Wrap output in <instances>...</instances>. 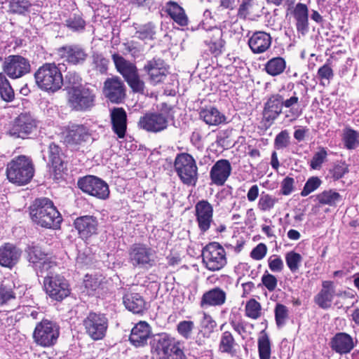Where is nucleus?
Listing matches in <instances>:
<instances>
[{
  "label": "nucleus",
  "instance_id": "f257e3e1",
  "mask_svg": "<svg viewBox=\"0 0 359 359\" xmlns=\"http://www.w3.org/2000/svg\"><path fill=\"white\" fill-rule=\"evenodd\" d=\"M32 221L42 227L57 229L62 221V216L48 198L37 199L30 208Z\"/></svg>",
  "mask_w": 359,
  "mask_h": 359
},
{
  "label": "nucleus",
  "instance_id": "f03ea898",
  "mask_svg": "<svg viewBox=\"0 0 359 359\" xmlns=\"http://www.w3.org/2000/svg\"><path fill=\"white\" fill-rule=\"evenodd\" d=\"M8 180L17 186L27 184L34 175V166L32 159L25 155L13 158L8 163L6 169Z\"/></svg>",
  "mask_w": 359,
  "mask_h": 359
},
{
  "label": "nucleus",
  "instance_id": "7ed1b4c3",
  "mask_svg": "<svg viewBox=\"0 0 359 359\" xmlns=\"http://www.w3.org/2000/svg\"><path fill=\"white\" fill-rule=\"evenodd\" d=\"M151 351L156 359H185L184 352L175 339L165 333L154 338Z\"/></svg>",
  "mask_w": 359,
  "mask_h": 359
},
{
  "label": "nucleus",
  "instance_id": "20e7f679",
  "mask_svg": "<svg viewBox=\"0 0 359 359\" xmlns=\"http://www.w3.org/2000/svg\"><path fill=\"white\" fill-rule=\"evenodd\" d=\"M34 77L38 86L46 91L55 92L63 84L62 73L54 63H46L40 67Z\"/></svg>",
  "mask_w": 359,
  "mask_h": 359
},
{
  "label": "nucleus",
  "instance_id": "39448f33",
  "mask_svg": "<svg viewBox=\"0 0 359 359\" xmlns=\"http://www.w3.org/2000/svg\"><path fill=\"white\" fill-rule=\"evenodd\" d=\"M175 170L181 181L187 185H195L198 180V167L196 161L189 154H178L174 163Z\"/></svg>",
  "mask_w": 359,
  "mask_h": 359
},
{
  "label": "nucleus",
  "instance_id": "423d86ee",
  "mask_svg": "<svg viewBox=\"0 0 359 359\" xmlns=\"http://www.w3.org/2000/svg\"><path fill=\"white\" fill-rule=\"evenodd\" d=\"M59 335V326L55 323L46 319L36 324L33 332V339L38 345L49 347L57 342Z\"/></svg>",
  "mask_w": 359,
  "mask_h": 359
},
{
  "label": "nucleus",
  "instance_id": "0eeeda50",
  "mask_svg": "<svg viewBox=\"0 0 359 359\" xmlns=\"http://www.w3.org/2000/svg\"><path fill=\"white\" fill-rule=\"evenodd\" d=\"M224 248L218 243L208 244L202 251L203 262L211 271L222 269L227 262Z\"/></svg>",
  "mask_w": 359,
  "mask_h": 359
},
{
  "label": "nucleus",
  "instance_id": "6e6552de",
  "mask_svg": "<svg viewBox=\"0 0 359 359\" xmlns=\"http://www.w3.org/2000/svg\"><path fill=\"white\" fill-rule=\"evenodd\" d=\"M95 94L85 87H73L68 92V102L76 111H86L94 106Z\"/></svg>",
  "mask_w": 359,
  "mask_h": 359
},
{
  "label": "nucleus",
  "instance_id": "1a4fd4ad",
  "mask_svg": "<svg viewBox=\"0 0 359 359\" xmlns=\"http://www.w3.org/2000/svg\"><path fill=\"white\" fill-rule=\"evenodd\" d=\"M156 259V251L144 244H134L129 250V261L134 266L150 268L154 266Z\"/></svg>",
  "mask_w": 359,
  "mask_h": 359
},
{
  "label": "nucleus",
  "instance_id": "9d476101",
  "mask_svg": "<svg viewBox=\"0 0 359 359\" xmlns=\"http://www.w3.org/2000/svg\"><path fill=\"white\" fill-rule=\"evenodd\" d=\"M46 293L53 299L62 301L70 294L67 280L58 274L46 275L43 280Z\"/></svg>",
  "mask_w": 359,
  "mask_h": 359
},
{
  "label": "nucleus",
  "instance_id": "9b49d317",
  "mask_svg": "<svg viewBox=\"0 0 359 359\" xmlns=\"http://www.w3.org/2000/svg\"><path fill=\"white\" fill-rule=\"evenodd\" d=\"M86 334L93 340L102 339L108 328V319L104 314L90 313L83 322Z\"/></svg>",
  "mask_w": 359,
  "mask_h": 359
},
{
  "label": "nucleus",
  "instance_id": "f8f14e48",
  "mask_svg": "<svg viewBox=\"0 0 359 359\" xmlns=\"http://www.w3.org/2000/svg\"><path fill=\"white\" fill-rule=\"evenodd\" d=\"M78 187L83 192L100 199H107L109 196L108 184L102 179L88 175L78 181Z\"/></svg>",
  "mask_w": 359,
  "mask_h": 359
},
{
  "label": "nucleus",
  "instance_id": "ddd939ff",
  "mask_svg": "<svg viewBox=\"0 0 359 359\" xmlns=\"http://www.w3.org/2000/svg\"><path fill=\"white\" fill-rule=\"evenodd\" d=\"M37 121L28 113H22L15 118L11 124L8 134L14 138H26L36 130Z\"/></svg>",
  "mask_w": 359,
  "mask_h": 359
},
{
  "label": "nucleus",
  "instance_id": "4468645a",
  "mask_svg": "<svg viewBox=\"0 0 359 359\" xmlns=\"http://www.w3.org/2000/svg\"><path fill=\"white\" fill-rule=\"evenodd\" d=\"M4 72L11 79H18L30 72L29 62L20 55H9L3 63Z\"/></svg>",
  "mask_w": 359,
  "mask_h": 359
},
{
  "label": "nucleus",
  "instance_id": "2eb2a0df",
  "mask_svg": "<svg viewBox=\"0 0 359 359\" xmlns=\"http://www.w3.org/2000/svg\"><path fill=\"white\" fill-rule=\"evenodd\" d=\"M168 116L161 112L147 113L141 116L138 127L150 133H158L164 130L168 126Z\"/></svg>",
  "mask_w": 359,
  "mask_h": 359
},
{
  "label": "nucleus",
  "instance_id": "dca6fc26",
  "mask_svg": "<svg viewBox=\"0 0 359 359\" xmlns=\"http://www.w3.org/2000/svg\"><path fill=\"white\" fill-rule=\"evenodd\" d=\"M213 206L206 200H201L194 206V215L201 233H206L213 224Z\"/></svg>",
  "mask_w": 359,
  "mask_h": 359
},
{
  "label": "nucleus",
  "instance_id": "f3484780",
  "mask_svg": "<svg viewBox=\"0 0 359 359\" xmlns=\"http://www.w3.org/2000/svg\"><path fill=\"white\" fill-rule=\"evenodd\" d=\"M144 69L149 75V79L152 85L163 82L168 74V67L160 58H154L147 62Z\"/></svg>",
  "mask_w": 359,
  "mask_h": 359
},
{
  "label": "nucleus",
  "instance_id": "a211bd4d",
  "mask_svg": "<svg viewBox=\"0 0 359 359\" xmlns=\"http://www.w3.org/2000/svg\"><path fill=\"white\" fill-rule=\"evenodd\" d=\"M92 130L85 125L72 126L65 136V142L72 147H78L90 141Z\"/></svg>",
  "mask_w": 359,
  "mask_h": 359
},
{
  "label": "nucleus",
  "instance_id": "6ab92c4d",
  "mask_svg": "<svg viewBox=\"0 0 359 359\" xmlns=\"http://www.w3.org/2000/svg\"><path fill=\"white\" fill-rule=\"evenodd\" d=\"M231 165L229 160H218L210 171V184L219 187L223 186L231 175Z\"/></svg>",
  "mask_w": 359,
  "mask_h": 359
},
{
  "label": "nucleus",
  "instance_id": "aec40b11",
  "mask_svg": "<svg viewBox=\"0 0 359 359\" xmlns=\"http://www.w3.org/2000/svg\"><path fill=\"white\" fill-rule=\"evenodd\" d=\"M356 345V341L346 332H338L330 339V346L340 355L349 353Z\"/></svg>",
  "mask_w": 359,
  "mask_h": 359
},
{
  "label": "nucleus",
  "instance_id": "412c9836",
  "mask_svg": "<svg viewBox=\"0 0 359 359\" xmlns=\"http://www.w3.org/2000/svg\"><path fill=\"white\" fill-rule=\"evenodd\" d=\"M74 225L80 237L87 239L97 233L98 222L93 216L85 215L77 217L74 220Z\"/></svg>",
  "mask_w": 359,
  "mask_h": 359
},
{
  "label": "nucleus",
  "instance_id": "4be33fe9",
  "mask_svg": "<svg viewBox=\"0 0 359 359\" xmlns=\"http://www.w3.org/2000/svg\"><path fill=\"white\" fill-rule=\"evenodd\" d=\"M104 93L111 102L119 103L125 97L124 84L118 77L107 79L104 82Z\"/></svg>",
  "mask_w": 359,
  "mask_h": 359
},
{
  "label": "nucleus",
  "instance_id": "5701e85b",
  "mask_svg": "<svg viewBox=\"0 0 359 359\" xmlns=\"http://www.w3.org/2000/svg\"><path fill=\"white\" fill-rule=\"evenodd\" d=\"M202 36L205 43L209 47L212 53L219 55L222 53L224 46L222 29L216 27H212L210 29L205 30Z\"/></svg>",
  "mask_w": 359,
  "mask_h": 359
},
{
  "label": "nucleus",
  "instance_id": "b1692460",
  "mask_svg": "<svg viewBox=\"0 0 359 359\" xmlns=\"http://www.w3.org/2000/svg\"><path fill=\"white\" fill-rule=\"evenodd\" d=\"M58 54L64 61L72 65L83 63L88 54L85 50L76 45L66 46L58 49Z\"/></svg>",
  "mask_w": 359,
  "mask_h": 359
},
{
  "label": "nucleus",
  "instance_id": "393cba45",
  "mask_svg": "<svg viewBox=\"0 0 359 359\" xmlns=\"http://www.w3.org/2000/svg\"><path fill=\"white\" fill-rule=\"evenodd\" d=\"M111 129L118 138H124L127 130V114L121 107L110 109Z\"/></svg>",
  "mask_w": 359,
  "mask_h": 359
},
{
  "label": "nucleus",
  "instance_id": "a878e982",
  "mask_svg": "<svg viewBox=\"0 0 359 359\" xmlns=\"http://www.w3.org/2000/svg\"><path fill=\"white\" fill-rule=\"evenodd\" d=\"M151 334L149 325L145 321H140L132 329L129 340L136 347L144 346L147 344Z\"/></svg>",
  "mask_w": 359,
  "mask_h": 359
},
{
  "label": "nucleus",
  "instance_id": "bb28decb",
  "mask_svg": "<svg viewBox=\"0 0 359 359\" xmlns=\"http://www.w3.org/2000/svg\"><path fill=\"white\" fill-rule=\"evenodd\" d=\"M283 96L280 94L272 95L264 104L263 116L268 122H272L283 112Z\"/></svg>",
  "mask_w": 359,
  "mask_h": 359
},
{
  "label": "nucleus",
  "instance_id": "cd10ccee",
  "mask_svg": "<svg viewBox=\"0 0 359 359\" xmlns=\"http://www.w3.org/2000/svg\"><path fill=\"white\" fill-rule=\"evenodd\" d=\"M272 39L269 34L258 31L253 33L248 40V45L252 53L260 54L266 52L271 45Z\"/></svg>",
  "mask_w": 359,
  "mask_h": 359
},
{
  "label": "nucleus",
  "instance_id": "c85d7f7f",
  "mask_svg": "<svg viewBox=\"0 0 359 359\" xmlns=\"http://www.w3.org/2000/svg\"><path fill=\"white\" fill-rule=\"evenodd\" d=\"M226 293L220 287H216L205 292L201 297L200 306L207 309L210 306H220L226 302Z\"/></svg>",
  "mask_w": 359,
  "mask_h": 359
},
{
  "label": "nucleus",
  "instance_id": "c756f323",
  "mask_svg": "<svg viewBox=\"0 0 359 359\" xmlns=\"http://www.w3.org/2000/svg\"><path fill=\"white\" fill-rule=\"evenodd\" d=\"M335 295L334 284L332 281L325 280L322 283V289L315 297V302L322 309H328L331 306Z\"/></svg>",
  "mask_w": 359,
  "mask_h": 359
},
{
  "label": "nucleus",
  "instance_id": "7c9ffc66",
  "mask_svg": "<svg viewBox=\"0 0 359 359\" xmlns=\"http://www.w3.org/2000/svg\"><path fill=\"white\" fill-rule=\"evenodd\" d=\"M21 256V250L15 245L6 243L0 247V264L11 268L18 262Z\"/></svg>",
  "mask_w": 359,
  "mask_h": 359
},
{
  "label": "nucleus",
  "instance_id": "2f4dec72",
  "mask_svg": "<svg viewBox=\"0 0 359 359\" xmlns=\"http://www.w3.org/2000/svg\"><path fill=\"white\" fill-rule=\"evenodd\" d=\"M293 15L296 20L298 32L305 34L309 29V9L306 4L298 3L294 9Z\"/></svg>",
  "mask_w": 359,
  "mask_h": 359
},
{
  "label": "nucleus",
  "instance_id": "473e14b6",
  "mask_svg": "<svg viewBox=\"0 0 359 359\" xmlns=\"http://www.w3.org/2000/svg\"><path fill=\"white\" fill-rule=\"evenodd\" d=\"M200 117L209 126H219L225 123L226 118L215 107H209L201 109Z\"/></svg>",
  "mask_w": 359,
  "mask_h": 359
},
{
  "label": "nucleus",
  "instance_id": "72a5a7b5",
  "mask_svg": "<svg viewBox=\"0 0 359 359\" xmlns=\"http://www.w3.org/2000/svg\"><path fill=\"white\" fill-rule=\"evenodd\" d=\"M123 303L127 309L134 313H142L146 307V304L138 293H130L125 295Z\"/></svg>",
  "mask_w": 359,
  "mask_h": 359
},
{
  "label": "nucleus",
  "instance_id": "f704fd0d",
  "mask_svg": "<svg viewBox=\"0 0 359 359\" xmlns=\"http://www.w3.org/2000/svg\"><path fill=\"white\" fill-rule=\"evenodd\" d=\"M166 12L170 18L180 26L188 25V18L184 9L177 3L169 1L166 4Z\"/></svg>",
  "mask_w": 359,
  "mask_h": 359
},
{
  "label": "nucleus",
  "instance_id": "c9c22d12",
  "mask_svg": "<svg viewBox=\"0 0 359 359\" xmlns=\"http://www.w3.org/2000/svg\"><path fill=\"white\" fill-rule=\"evenodd\" d=\"M49 161L55 177L60 175L65 170L64 163L60 157V147L55 143L49 145Z\"/></svg>",
  "mask_w": 359,
  "mask_h": 359
},
{
  "label": "nucleus",
  "instance_id": "e433bc0d",
  "mask_svg": "<svg viewBox=\"0 0 359 359\" xmlns=\"http://www.w3.org/2000/svg\"><path fill=\"white\" fill-rule=\"evenodd\" d=\"M112 60L116 70L123 76L124 79L137 71V68L134 64L126 60L119 54H113Z\"/></svg>",
  "mask_w": 359,
  "mask_h": 359
},
{
  "label": "nucleus",
  "instance_id": "4c0bfd02",
  "mask_svg": "<svg viewBox=\"0 0 359 359\" xmlns=\"http://www.w3.org/2000/svg\"><path fill=\"white\" fill-rule=\"evenodd\" d=\"M299 103V97L294 92L293 95L288 99H284L283 97V107L288 109L285 111V117L290 118L291 121L297 119L302 114V111L295 106Z\"/></svg>",
  "mask_w": 359,
  "mask_h": 359
},
{
  "label": "nucleus",
  "instance_id": "58836bf2",
  "mask_svg": "<svg viewBox=\"0 0 359 359\" xmlns=\"http://www.w3.org/2000/svg\"><path fill=\"white\" fill-rule=\"evenodd\" d=\"M259 359H270L271 353V341L265 330L261 331L257 339Z\"/></svg>",
  "mask_w": 359,
  "mask_h": 359
},
{
  "label": "nucleus",
  "instance_id": "ea45409f",
  "mask_svg": "<svg viewBox=\"0 0 359 359\" xmlns=\"http://www.w3.org/2000/svg\"><path fill=\"white\" fill-rule=\"evenodd\" d=\"M27 252L28 261L32 264L34 269H36L48 255V254L43 251L41 248L39 246H29Z\"/></svg>",
  "mask_w": 359,
  "mask_h": 359
},
{
  "label": "nucleus",
  "instance_id": "a19ab883",
  "mask_svg": "<svg viewBox=\"0 0 359 359\" xmlns=\"http://www.w3.org/2000/svg\"><path fill=\"white\" fill-rule=\"evenodd\" d=\"M286 67V62L283 57H276L269 60L265 65L268 74L276 76L282 74Z\"/></svg>",
  "mask_w": 359,
  "mask_h": 359
},
{
  "label": "nucleus",
  "instance_id": "79ce46f5",
  "mask_svg": "<svg viewBox=\"0 0 359 359\" xmlns=\"http://www.w3.org/2000/svg\"><path fill=\"white\" fill-rule=\"evenodd\" d=\"M236 341L232 334L226 331L222 334L219 350L222 353L233 355L235 353Z\"/></svg>",
  "mask_w": 359,
  "mask_h": 359
},
{
  "label": "nucleus",
  "instance_id": "37998d69",
  "mask_svg": "<svg viewBox=\"0 0 359 359\" xmlns=\"http://www.w3.org/2000/svg\"><path fill=\"white\" fill-rule=\"evenodd\" d=\"M316 200L322 205L333 206L341 200V196L338 192L330 189L318 194Z\"/></svg>",
  "mask_w": 359,
  "mask_h": 359
},
{
  "label": "nucleus",
  "instance_id": "c03bdc74",
  "mask_svg": "<svg viewBox=\"0 0 359 359\" xmlns=\"http://www.w3.org/2000/svg\"><path fill=\"white\" fill-rule=\"evenodd\" d=\"M334 77V71L327 61L322 67H320L317 72V78L320 81V84L325 86L330 84V81Z\"/></svg>",
  "mask_w": 359,
  "mask_h": 359
},
{
  "label": "nucleus",
  "instance_id": "a18cd8bd",
  "mask_svg": "<svg viewBox=\"0 0 359 359\" xmlns=\"http://www.w3.org/2000/svg\"><path fill=\"white\" fill-rule=\"evenodd\" d=\"M285 259L286 264L290 271L292 273L298 272L303 261L302 256L300 254L292 250L285 254Z\"/></svg>",
  "mask_w": 359,
  "mask_h": 359
},
{
  "label": "nucleus",
  "instance_id": "49530a36",
  "mask_svg": "<svg viewBox=\"0 0 359 359\" xmlns=\"http://www.w3.org/2000/svg\"><path fill=\"white\" fill-rule=\"evenodd\" d=\"M343 140L348 149H355L359 145V133L349 128L344 130Z\"/></svg>",
  "mask_w": 359,
  "mask_h": 359
},
{
  "label": "nucleus",
  "instance_id": "de8ad7c7",
  "mask_svg": "<svg viewBox=\"0 0 359 359\" xmlns=\"http://www.w3.org/2000/svg\"><path fill=\"white\" fill-rule=\"evenodd\" d=\"M245 313V316L251 319L259 318L262 315L261 304L256 299H250L246 302Z\"/></svg>",
  "mask_w": 359,
  "mask_h": 359
},
{
  "label": "nucleus",
  "instance_id": "09e8293b",
  "mask_svg": "<svg viewBox=\"0 0 359 359\" xmlns=\"http://www.w3.org/2000/svg\"><path fill=\"white\" fill-rule=\"evenodd\" d=\"M0 95L7 102L11 101L14 97V91L6 76L0 73Z\"/></svg>",
  "mask_w": 359,
  "mask_h": 359
},
{
  "label": "nucleus",
  "instance_id": "8fccbe9b",
  "mask_svg": "<svg viewBox=\"0 0 359 359\" xmlns=\"http://www.w3.org/2000/svg\"><path fill=\"white\" fill-rule=\"evenodd\" d=\"M278 201L276 197L263 192L258 201L257 207L262 212H268L274 208Z\"/></svg>",
  "mask_w": 359,
  "mask_h": 359
},
{
  "label": "nucleus",
  "instance_id": "3c124183",
  "mask_svg": "<svg viewBox=\"0 0 359 359\" xmlns=\"http://www.w3.org/2000/svg\"><path fill=\"white\" fill-rule=\"evenodd\" d=\"M84 287L89 295H93L102 285V279L91 275H86L83 280Z\"/></svg>",
  "mask_w": 359,
  "mask_h": 359
},
{
  "label": "nucleus",
  "instance_id": "603ef678",
  "mask_svg": "<svg viewBox=\"0 0 359 359\" xmlns=\"http://www.w3.org/2000/svg\"><path fill=\"white\" fill-rule=\"evenodd\" d=\"M274 314L277 326L278 327H283L289 318L287 307L282 304H277L274 309Z\"/></svg>",
  "mask_w": 359,
  "mask_h": 359
},
{
  "label": "nucleus",
  "instance_id": "864d4df0",
  "mask_svg": "<svg viewBox=\"0 0 359 359\" xmlns=\"http://www.w3.org/2000/svg\"><path fill=\"white\" fill-rule=\"evenodd\" d=\"M57 267L56 262L54 259L48 255L45 260L39 264L35 269L38 276H42L43 273H47V275H54L53 271Z\"/></svg>",
  "mask_w": 359,
  "mask_h": 359
},
{
  "label": "nucleus",
  "instance_id": "5fc2aeb1",
  "mask_svg": "<svg viewBox=\"0 0 359 359\" xmlns=\"http://www.w3.org/2000/svg\"><path fill=\"white\" fill-rule=\"evenodd\" d=\"M327 152L324 147H320L310 161V166L313 170H320L323 163L327 160Z\"/></svg>",
  "mask_w": 359,
  "mask_h": 359
},
{
  "label": "nucleus",
  "instance_id": "6e6d98bb",
  "mask_svg": "<svg viewBox=\"0 0 359 359\" xmlns=\"http://www.w3.org/2000/svg\"><path fill=\"white\" fill-rule=\"evenodd\" d=\"M322 184L321 180L318 177H309L304 184L301 191L302 196H307L311 193L318 189Z\"/></svg>",
  "mask_w": 359,
  "mask_h": 359
},
{
  "label": "nucleus",
  "instance_id": "4d7b16f0",
  "mask_svg": "<svg viewBox=\"0 0 359 359\" xmlns=\"http://www.w3.org/2000/svg\"><path fill=\"white\" fill-rule=\"evenodd\" d=\"M125 80L134 92L142 93L144 91V83L140 79L137 70L126 77Z\"/></svg>",
  "mask_w": 359,
  "mask_h": 359
},
{
  "label": "nucleus",
  "instance_id": "13d9d810",
  "mask_svg": "<svg viewBox=\"0 0 359 359\" xmlns=\"http://www.w3.org/2000/svg\"><path fill=\"white\" fill-rule=\"evenodd\" d=\"M92 64L95 70L100 74H105L108 69L109 60L100 54L94 53Z\"/></svg>",
  "mask_w": 359,
  "mask_h": 359
},
{
  "label": "nucleus",
  "instance_id": "bf43d9fd",
  "mask_svg": "<svg viewBox=\"0 0 359 359\" xmlns=\"http://www.w3.org/2000/svg\"><path fill=\"white\" fill-rule=\"evenodd\" d=\"M348 171V165L345 162H337L334 165L330 172L332 178L337 180L343 177Z\"/></svg>",
  "mask_w": 359,
  "mask_h": 359
},
{
  "label": "nucleus",
  "instance_id": "052dcab7",
  "mask_svg": "<svg viewBox=\"0 0 359 359\" xmlns=\"http://www.w3.org/2000/svg\"><path fill=\"white\" fill-rule=\"evenodd\" d=\"M194 323L191 320H183L177 325V331L181 336L185 339H189L191 337Z\"/></svg>",
  "mask_w": 359,
  "mask_h": 359
},
{
  "label": "nucleus",
  "instance_id": "680f3d73",
  "mask_svg": "<svg viewBox=\"0 0 359 359\" xmlns=\"http://www.w3.org/2000/svg\"><path fill=\"white\" fill-rule=\"evenodd\" d=\"M137 37L142 40L152 39L155 35L154 26L151 24H147L141 27L136 32Z\"/></svg>",
  "mask_w": 359,
  "mask_h": 359
},
{
  "label": "nucleus",
  "instance_id": "e2e57ef3",
  "mask_svg": "<svg viewBox=\"0 0 359 359\" xmlns=\"http://www.w3.org/2000/svg\"><path fill=\"white\" fill-rule=\"evenodd\" d=\"M230 324L233 329L238 334H240L242 338H245L248 334H250V332L248 331V327L250 326V327H252V325H250L248 323H245L242 320L236 321V320H231L230 322Z\"/></svg>",
  "mask_w": 359,
  "mask_h": 359
},
{
  "label": "nucleus",
  "instance_id": "0e129e2a",
  "mask_svg": "<svg viewBox=\"0 0 359 359\" xmlns=\"http://www.w3.org/2000/svg\"><path fill=\"white\" fill-rule=\"evenodd\" d=\"M290 135L285 130L278 133L275 139V145L278 149L286 148L290 144Z\"/></svg>",
  "mask_w": 359,
  "mask_h": 359
},
{
  "label": "nucleus",
  "instance_id": "69168bd1",
  "mask_svg": "<svg viewBox=\"0 0 359 359\" xmlns=\"http://www.w3.org/2000/svg\"><path fill=\"white\" fill-rule=\"evenodd\" d=\"M269 267L273 272H280L284 267L283 261L278 255H272L268 259Z\"/></svg>",
  "mask_w": 359,
  "mask_h": 359
},
{
  "label": "nucleus",
  "instance_id": "338daca9",
  "mask_svg": "<svg viewBox=\"0 0 359 359\" xmlns=\"http://www.w3.org/2000/svg\"><path fill=\"white\" fill-rule=\"evenodd\" d=\"M262 283L269 291L272 292L276 288L278 280L275 276L266 272L262 277Z\"/></svg>",
  "mask_w": 359,
  "mask_h": 359
},
{
  "label": "nucleus",
  "instance_id": "774afa93",
  "mask_svg": "<svg viewBox=\"0 0 359 359\" xmlns=\"http://www.w3.org/2000/svg\"><path fill=\"white\" fill-rule=\"evenodd\" d=\"M294 180L290 177H286L280 184V193L284 196L290 195L294 188Z\"/></svg>",
  "mask_w": 359,
  "mask_h": 359
}]
</instances>
